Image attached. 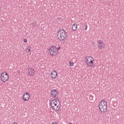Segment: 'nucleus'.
Instances as JSON below:
<instances>
[{
  "mask_svg": "<svg viewBox=\"0 0 124 124\" xmlns=\"http://www.w3.org/2000/svg\"><path fill=\"white\" fill-rule=\"evenodd\" d=\"M49 105L51 106L52 109H54L55 111H60L61 109V104L60 101L58 99L49 100Z\"/></svg>",
  "mask_w": 124,
  "mask_h": 124,
  "instance_id": "1",
  "label": "nucleus"
},
{
  "mask_svg": "<svg viewBox=\"0 0 124 124\" xmlns=\"http://www.w3.org/2000/svg\"><path fill=\"white\" fill-rule=\"evenodd\" d=\"M107 108H108L107 106V103L106 101L102 100L99 105V108L100 111L102 113H106L107 112Z\"/></svg>",
  "mask_w": 124,
  "mask_h": 124,
  "instance_id": "2",
  "label": "nucleus"
},
{
  "mask_svg": "<svg viewBox=\"0 0 124 124\" xmlns=\"http://www.w3.org/2000/svg\"><path fill=\"white\" fill-rule=\"evenodd\" d=\"M66 35H67V33L64 30H61L58 34V38L60 41H63L64 42L66 39Z\"/></svg>",
  "mask_w": 124,
  "mask_h": 124,
  "instance_id": "3",
  "label": "nucleus"
},
{
  "mask_svg": "<svg viewBox=\"0 0 124 124\" xmlns=\"http://www.w3.org/2000/svg\"><path fill=\"white\" fill-rule=\"evenodd\" d=\"M93 61L94 59L92 57H86L85 58V62H86L87 65L88 66H90L91 67H93L94 65Z\"/></svg>",
  "mask_w": 124,
  "mask_h": 124,
  "instance_id": "4",
  "label": "nucleus"
},
{
  "mask_svg": "<svg viewBox=\"0 0 124 124\" xmlns=\"http://www.w3.org/2000/svg\"><path fill=\"white\" fill-rule=\"evenodd\" d=\"M47 52L49 54L50 56H56L58 54V51H57V47L54 46L50 47L48 50Z\"/></svg>",
  "mask_w": 124,
  "mask_h": 124,
  "instance_id": "5",
  "label": "nucleus"
},
{
  "mask_svg": "<svg viewBox=\"0 0 124 124\" xmlns=\"http://www.w3.org/2000/svg\"><path fill=\"white\" fill-rule=\"evenodd\" d=\"M1 79L3 82H6L9 79V75L6 72H3L1 74Z\"/></svg>",
  "mask_w": 124,
  "mask_h": 124,
  "instance_id": "6",
  "label": "nucleus"
},
{
  "mask_svg": "<svg viewBox=\"0 0 124 124\" xmlns=\"http://www.w3.org/2000/svg\"><path fill=\"white\" fill-rule=\"evenodd\" d=\"M98 42L99 49L101 50V49H104V48H105V44H104V43H103L102 40H99Z\"/></svg>",
  "mask_w": 124,
  "mask_h": 124,
  "instance_id": "7",
  "label": "nucleus"
},
{
  "mask_svg": "<svg viewBox=\"0 0 124 124\" xmlns=\"http://www.w3.org/2000/svg\"><path fill=\"white\" fill-rule=\"evenodd\" d=\"M30 94L28 92L24 93L23 95V99L25 101H28L30 99Z\"/></svg>",
  "mask_w": 124,
  "mask_h": 124,
  "instance_id": "8",
  "label": "nucleus"
},
{
  "mask_svg": "<svg viewBox=\"0 0 124 124\" xmlns=\"http://www.w3.org/2000/svg\"><path fill=\"white\" fill-rule=\"evenodd\" d=\"M51 95L54 98V97H56V96H58V94H59V92L57 91L56 90H52L51 91Z\"/></svg>",
  "mask_w": 124,
  "mask_h": 124,
  "instance_id": "9",
  "label": "nucleus"
},
{
  "mask_svg": "<svg viewBox=\"0 0 124 124\" xmlns=\"http://www.w3.org/2000/svg\"><path fill=\"white\" fill-rule=\"evenodd\" d=\"M58 77V73L56 71H53L51 73V77L52 79H56Z\"/></svg>",
  "mask_w": 124,
  "mask_h": 124,
  "instance_id": "10",
  "label": "nucleus"
},
{
  "mask_svg": "<svg viewBox=\"0 0 124 124\" xmlns=\"http://www.w3.org/2000/svg\"><path fill=\"white\" fill-rule=\"evenodd\" d=\"M35 72V71H34V70L33 69V68L31 67L28 68V74L30 76H32V75L34 74Z\"/></svg>",
  "mask_w": 124,
  "mask_h": 124,
  "instance_id": "11",
  "label": "nucleus"
},
{
  "mask_svg": "<svg viewBox=\"0 0 124 124\" xmlns=\"http://www.w3.org/2000/svg\"><path fill=\"white\" fill-rule=\"evenodd\" d=\"M77 28H78L77 24L74 23L72 27V30L73 31H76L77 30Z\"/></svg>",
  "mask_w": 124,
  "mask_h": 124,
  "instance_id": "12",
  "label": "nucleus"
},
{
  "mask_svg": "<svg viewBox=\"0 0 124 124\" xmlns=\"http://www.w3.org/2000/svg\"><path fill=\"white\" fill-rule=\"evenodd\" d=\"M31 26H32V27L33 28H35V27H36V22H32L31 23Z\"/></svg>",
  "mask_w": 124,
  "mask_h": 124,
  "instance_id": "13",
  "label": "nucleus"
},
{
  "mask_svg": "<svg viewBox=\"0 0 124 124\" xmlns=\"http://www.w3.org/2000/svg\"><path fill=\"white\" fill-rule=\"evenodd\" d=\"M27 52L28 53H30V52H31V47L30 46H28V47L27 48Z\"/></svg>",
  "mask_w": 124,
  "mask_h": 124,
  "instance_id": "14",
  "label": "nucleus"
},
{
  "mask_svg": "<svg viewBox=\"0 0 124 124\" xmlns=\"http://www.w3.org/2000/svg\"><path fill=\"white\" fill-rule=\"evenodd\" d=\"M69 63L70 66H73V65H74V63H73V62H70Z\"/></svg>",
  "mask_w": 124,
  "mask_h": 124,
  "instance_id": "15",
  "label": "nucleus"
},
{
  "mask_svg": "<svg viewBox=\"0 0 124 124\" xmlns=\"http://www.w3.org/2000/svg\"><path fill=\"white\" fill-rule=\"evenodd\" d=\"M85 31L88 30V25L87 24L85 25Z\"/></svg>",
  "mask_w": 124,
  "mask_h": 124,
  "instance_id": "16",
  "label": "nucleus"
},
{
  "mask_svg": "<svg viewBox=\"0 0 124 124\" xmlns=\"http://www.w3.org/2000/svg\"><path fill=\"white\" fill-rule=\"evenodd\" d=\"M60 49H61V46H59L57 48V51L58 52V50H60Z\"/></svg>",
  "mask_w": 124,
  "mask_h": 124,
  "instance_id": "17",
  "label": "nucleus"
},
{
  "mask_svg": "<svg viewBox=\"0 0 124 124\" xmlns=\"http://www.w3.org/2000/svg\"><path fill=\"white\" fill-rule=\"evenodd\" d=\"M23 41L24 42H25V43L27 42V39H24Z\"/></svg>",
  "mask_w": 124,
  "mask_h": 124,
  "instance_id": "18",
  "label": "nucleus"
},
{
  "mask_svg": "<svg viewBox=\"0 0 124 124\" xmlns=\"http://www.w3.org/2000/svg\"><path fill=\"white\" fill-rule=\"evenodd\" d=\"M1 11V7L0 6V12Z\"/></svg>",
  "mask_w": 124,
  "mask_h": 124,
  "instance_id": "19",
  "label": "nucleus"
},
{
  "mask_svg": "<svg viewBox=\"0 0 124 124\" xmlns=\"http://www.w3.org/2000/svg\"><path fill=\"white\" fill-rule=\"evenodd\" d=\"M69 124H71V123H69Z\"/></svg>",
  "mask_w": 124,
  "mask_h": 124,
  "instance_id": "20",
  "label": "nucleus"
}]
</instances>
